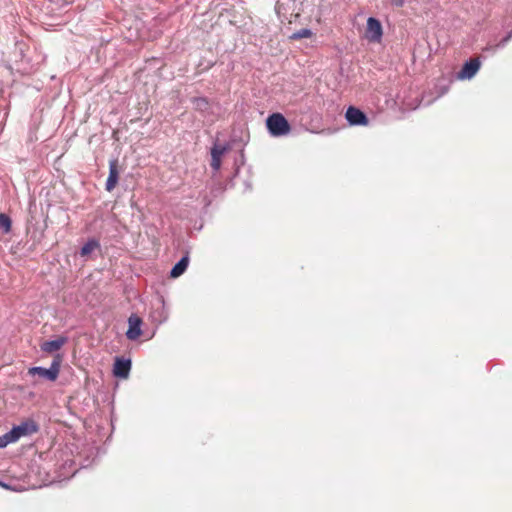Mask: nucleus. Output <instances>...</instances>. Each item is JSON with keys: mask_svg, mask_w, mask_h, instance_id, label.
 I'll list each match as a JSON object with an SVG mask.
<instances>
[{"mask_svg": "<svg viewBox=\"0 0 512 512\" xmlns=\"http://www.w3.org/2000/svg\"><path fill=\"white\" fill-rule=\"evenodd\" d=\"M235 147V140L231 142L221 141L219 137H216L213 147L211 148V167L217 172L221 167L222 157L229 150Z\"/></svg>", "mask_w": 512, "mask_h": 512, "instance_id": "f257e3e1", "label": "nucleus"}, {"mask_svg": "<svg viewBox=\"0 0 512 512\" xmlns=\"http://www.w3.org/2000/svg\"><path fill=\"white\" fill-rule=\"evenodd\" d=\"M62 362V356L60 354H56L50 367H31L28 370V374L35 376L38 375L41 378H45L49 381H55L58 378L60 372V366Z\"/></svg>", "mask_w": 512, "mask_h": 512, "instance_id": "f03ea898", "label": "nucleus"}, {"mask_svg": "<svg viewBox=\"0 0 512 512\" xmlns=\"http://www.w3.org/2000/svg\"><path fill=\"white\" fill-rule=\"evenodd\" d=\"M383 30L380 21L374 17L367 19L365 37L369 42L379 43L382 39Z\"/></svg>", "mask_w": 512, "mask_h": 512, "instance_id": "7ed1b4c3", "label": "nucleus"}, {"mask_svg": "<svg viewBox=\"0 0 512 512\" xmlns=\"http://www.w3.org/2000/svg\"><path fill=\"white\" fill-rule=\"evenodd\" d=\"M345 118L351 126H367L369 124L366 114L355 106H349Z\"/></svg>", "mask_w": 512, "mask_h": 512, "instance_id": "20e7f679", "label": "nucleus"}, {"mask_svg": "<svg viewBox=\"0 0 512 512\" xmlns=\"http://www.w3.org/2000/svg\"><path fill=\"white\" fill-rule=\"evenodd\" d=\"M481 67V62L478 58H473L467 61L462 69L457 73V79L470 80L472 79Z\"/></svg>", "mask_w": 512, "mask_h": 512, "instance_id": "39448f33", "label": "nucleus"}, {"mask_svg": "<svg viewBox=\"0 0 512 512\" xmlns=\"http://www.w3.org/2000/svg\"><path fill=\"white\" fill-rule=\"evenodd\" d=\"M141 325L142 319L139 316L132 314L128 318V330L126 332V337L132 341L138 339L142 334Z\"/></svg>", "mask_w": 512, "mask_h": 512, "instance_id": "423d86ee", "label": "nucleus"}, {"mask_svg": "<svg viewBox=\"0 0 512 512\" xmlns=\"http://www.w3.org/2000/svg\"><path fill=\"white\" fill-rule=\"evenodd\" d=\"M68 339L64 336H59L56 339L45 341L40 345L43 352L52 354L59 351L66 343Z\"/></svg>", "mask_w": 512, "mask_h": 512, "instance_id": "0eeeda50", "label": "nucleus"}, {"mask_svg": "<svg viewBox=\"0 0 512 512\" xmlns=\"http://www.w3.org/2000/svg\"><path fill=\"white\" fill-rule=\"evenodd\" d=\"M131 370V361L129 359L117 358L114 367L113 373L116 377L119 378H127L129 376Z\"/></svg>", "mask_w": 512, "mask_h": 512, "instance_id": "6e6552de", "label": "nucleus"}, {"mask_svg": "<svg viewBox=\"0 0 512 512\" xmlns=\"http://www.w3.org/2000/svg\"><path fill=\"white\" fill-rule=\"evenodd\" d=\"M119 179V171H118V161L117 159L110 160L109 162V175L106 181V190L112 191L118 182Z\"/></svg>", "mask_w": 512, "mask_h": 512, "instance_id": "1a4fd4ad", "label": "nucleus"}, {"mask_svg": "<svg viewBox=\"0 0 512 512\" xmlns=\"http://www.w3.org/2000/svg\"><path fill=\"white\" fill-rule=\"evenodd\" d=\"M266 128H290V126L281 113H273L266 119Z\"/></svg>", "mask_w": 512, "mask_h": 512, "instance_id": "9d476101", "label": "nucleus"}, {"mask_svg": "<svg viewBox=\"0 0 512 512\" xmlns=\"http://www.w3.org/2000/svg\"><path fill=\"white\" fill-rule=\"evenodd\" d=\"M189 265V256L188 254L184 255L171 269L170 276L172 278H177L181 276L187 269Z\"/></svg>", "mask_w": 512, "mask_h": 512, "instance_id": "9b49d317", "label": "nucleus"}, {"mask_svg": "<svg viewBox=\"0 0 512 512\" xmlns=\"http://www.w3.org/2000/svg\"><path fill=\"white\" fill-rule=\"evenodd\" d=\"M193 106L196 110H199L203 113H208L209 110L214 112V109H218L217 105L210 104L208 100L204 97H198L193 99Z\"/></svg>", "mask_w": 512, "mask_h": 512, "instance_id": "f8f14e48", "label": "nucleus"}, {"mask_svg": "<svg viewBox=\"0 0 512 512\" xmlns=\"http://www.w3.org/2000/svg\"><path fill=\"white\" fill-rule=\"evenodd\" d=\"M14 428L15 431H17L21 437L32 434L36 432L38 429L36 424L32 421L21 423L20 425L15 426Z\"/></svg>", "mask_w": 512, "mask_h": 512, "instance_id": "ddd939ff", "label": "nucleus"}, {"mask_svg": "<svg viewBox=\"0 0 512 512\" xmlns=\"http://www.w3.org/2000/svg\"><path fill=\"white\" fill-rule=\"evenodd\" d=\"M100 248V243L98 240L92 238L89 239L81 248L80 255L82 257H87L90 255L93 251Z\"/></svg>", "mask_w": 512, "mask_h": 512, "instance_id": "4468645a", "label": "nucleus"}, {"mask_svg": "<svg viewBox=\"0 0 512 512\" xmlns=\"http://www.w3.org/2000/svg\"><path fill=\"white\" fill-rule=\"evenodd\" d=\"M0 228L5 233L9 232L11 229V220L9 216L4 213H0Z\"/></svg>", "mask_w": 512, "mask_h": 512, "instance_id": "2eb2a0df", "label": "nucleus"}, {"mask_svg": "<svg viewBox=\"0 0 512 512\" xmlns=\"http://www.w3.org/2000/svg\"><path fill=\"white\" fill-rule=\"evenodd\" d=\"M312 36V31L310 29L304 28L296 31L292 34L291 39H302V38H309Z\"/></svg>", "mask_w": 512, "mask_h": 512, "instance_id": "dca6fc26", "label": "nucleus"}, {"mask_svg": "<svg viewBox=\"0 0 512 512\" xmlns=\"http://www.w3.org/2000/svg\"><path fill=\"white\" fill-rule=\"evenodd\" d=\"M292 130H268L272 138L288 136Z\"/></svg>", "mask_w": 512, "mask_h": 512, "instance_id": "f3484780", "label": "nucleus"}, {"mask_svg": "<svg viewBox=\"0 0 512 512\" xmlns=\"http://www.w3.org/2000/svg\"><path fill=\"white\" fill-rule=\"evenodd\" d=\"M8 433L0 436V448H5L8 444L13 443Z\"/></svg>", "mask_w": 512, "mask_h": 512, "instance_id": "a211bd4d", "label": "nucleus"}, {"mask_svg": "<svg viewBox=\"0 0 512 512\" xmlns=\"http://www.w3.org/2000/svg\"><path fill=\"white\" fill-rule=\"evenodd\" d=\"M7 433L11 437L10 439H11L12 442H16L17 440H19L21 438L19 433L17 431H15L14 427L9 432H7Z\"/></svg>", "mask_w": 512, "mask_h": 512, "instance_id": "6ab92c4d", "label": "nucleus"}, {"mask_svg": "<svg viewBox=\"0 0 512 512\" xmlns=\"http://www.w3.org/2000/svg\"><path fill=\"white\" fill-rule=\"evenodd\" d=\"M0 487L4 488V489H7V490H12V491H20V489L16 488V487H13V486H10L9 484L3 482L0 480Z\"/></svg>", "mask_w": 512, "mask_h": 512, "instance_id": "aec40b11", "label": "nucleus"}, {"mask_svg": "<svg viewBox=\"0 0 512 512\" xmlns=\"http://www.w3.org/2000/svg\"><path fill=\"white\" fill-rule=\"evenodd\" d=\"M512 37V30L510 33L499 43V46L503 47L505 44L509 41V39Z\"/></svg>", "mask_w": 512, "mask_h": 512, "instance_id": "412c9836", "label": "nucleus"}, {"mask_svg": "<svg viewBox=\"0 0 512 512\" xmlns=\"http://www.w3.org/2000/svg\"><path fill=\"white\" fill-rule=\"evenodd\" d=\"M392 4L401 7L404 4V0H392Z\"/></svg>", "mask_w": 512, "mask_h": 512, "instance_id": "4be33fe9", "label": "nucleus"}]
</instances>
